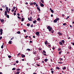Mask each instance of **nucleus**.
Wrapping results in <instances>:
<instances>
[{
    "instance_id": "obj_28",
    "label": "nucleus",
    "mask_w": 74,
    "mask_h": 74,
    "mask_svg": "<svg viewBox=\"0 0 74 74\" xmlns=\"http://www.w3.org/2000/svg\"><path fill=\"white\" fill-rule=\"evenodd\" d=\"M56 69H58V70H60V69L59 68V67L58 66L56 67Z\"/></svg>"
},
{
    "instance_id": "obj_40",
    "label": "nucleus",
    "mask_w": 74,
    "mask_h": 74,
    "mask_svg": "<svg viewBox=\"0 0 74 74\" xmlns=\"http://www.w3.org/2000/svg\"><path fill=\"white\" fill-rule=\"evenodd\" d=\"M23 31H24V32H25V33L26 32V30L25 29L23 30Z\"/></svg>"
},
{
    "instance_id": "obj_29",
    "label": "nucleus",
    "mask_w": 74,
    "mask_h": 74,
    "mask_svg": "<svg viewBox=\"0 0 74 74\" xmlns=\"http://www.w3.org/2000/svg\"><path fill=\"white\" fill-rule=\"evenodd\" d=\"M0 32H3V29H0Z\"/></svg>"
},
{
    "instance_id": "obj_26",
    "label": "nucleus",
    "mask_w": 74,
    "mask_h": 74,
    "mask_svg": "<svg viewBox=\"0 0 74 74\" xmlns=\"http://www.w3.org/2000/svg\"><path fill=\"white\" fill-rule=\"evenodd\" d=\"M4 47V45H3L1 46V48H3Z\"/></svg>"
},
{
    "instance_id": "obj_32",
    "label": "nucleus",
    "mask_w": 74,
    "mask_h": 74,
    "mask_svg": "<svg viewBox=\"0 0 74 74\" xmlns=\"http://www.w3.org/2000/svg\"><path fill=\"white\" fill-rule=\"evenodd\" d=\"M17 34H20V32L19 31H18L17 32Z\"/></svg>"
},
{
    "instance_id": "obj_53",
    "label": "nucleus",
    "mask_w": 74,
    "mask_h": 74,
    "mask_svg": "<svg viewBox=\"0 0 74 74\" xmlns=\"http://www.w3.org/2000/svg\"><path fill=\"white\" fill-rule=\"evenodd\" d=\"M53 72H54L53 71H51V73H53Z\"/></svg>"
},
{
    "instance_id": "obj_38",
    "label": "nucleus",
    "mask_w": 74,
    "mask_h": 74,
    "mask_svg": "<svg viewBox=\"0 0 74 74\" xmlns=\"http://www.w3.org/2000/svg\"><path fill=\"white\" fill-rule=\"evenodd\" d=\"M37 21H40V18H38L37 19Z\"/></svg>"
},
{
    "instance_id": "obj_37",
    "label": "nucleus",
    "mask_w": 74,
    "mask_h": 74,
    "mask_svg": "<svg viewBox=\"0 0 74 74\" xmlns=\"http://www.w3.org/2000/svg\"><path fill=\"white\" fill-rule=\"evenodd\" d=\"M40 1L42 2V3H44V0H40Z\"/></svg>"
},
{
    "instance_id": "obj_41",
    "label": "nucleus",
    "mask_w": 74,
    "mask_h": 74,
    "mask_svg": "<svg viewBox=\"0 0 74 74\" xmlns=\"http://www.w3.org/2000/svg\"><path fill=\"white\" fill-rule=\"evenodd\" d=\"M60 50H61V49L59 48L58 49V51H60Z\"/></svg>"
},
{
    "instance_id": "obj_19",
    "label": "nucleus",
    "mask_w": 74,
    "mask_h": 74,
    "mask_svg": "<svg viewBox=\"0 0 74 74\" xmlns=\"http://www.w3.org/2000/svg\"><path fill=\"white\" fill-rule=\"evenodd\" d=\"M50 26H48L47 27V29H50Z\"/></svg>"
},
{
    "instance_id": "obj_39",
    "label": "nucleus",
    "mask_w": 74,
    "mask_h": 74,
    "mask_svg": "<svg viewBox=\"0 0 74 74\" xmlns=\"http://www.w3.org/2000/svg\"><path fill=\"white\" fill-rule=\"evenodd\" d=\"M12 70H15V68H14L12 69Z\"/></svg>"
},
{
    "instance_id": "obj_34",
    "label": "nucleus",
    "mask_w": 74,
    "mask_h": 74,
    "mask_svg": "<svg viewBox=\"0 0 74 74\" xmlns=\"http://www.w3.org/2000/svg\"><path fill=\"white\" fill-rule=\"evenodd\" d=\"M8 57L9 58H11V56H8Z\"/></svg>"
},
{
    "instance_id": "obj_11",
    "label": "nucleus",
    "mask_w": 74,
    "mask_h": 74,
    "mask_svg": "<svg viewBox=\"0 0 74 74\" xmlns=\"http://www.w3.org/2000/svg\"><path fill=\"white\" fill-rule=\"evenodd\" d=\"M37 10H38V11H40V8L37 7Z\"/></svg>"
},
{
    "instance_id": "obj_49",
    "label": "nucleus",
    "mask_w": 74,
    "mask_h": 74,
    "mask_svg": "<svg viewBox=\"0 0 74 74\" xmlns=\"http://www.w3.org/2000/svg\"><path fill=\"white\" fill-rule=\"evenodd\" d=\"M36 2L34 3L33 4H34V5H36Z\"/></svg>"
},
{
    "instance_id": "obj_47",
    "label": "nucleus",
    "mask_w": 74,
    "mask_h": 74,
    "mask_svg": "<svg viewBox=\"0 0 74 74\" xmlns=\"http://www.w3.org/2000/svg\"><path fill=\"white\" fill-rule=\"evenodd\" d=\"M16 63H19V61H16Z\"/></svg>"
},
{
    "instance_id": "obj_56",
    "label": "nucleus",
    "mask_w": 74,
    "mask_h": 74,
    "mask_svg": "<svg viewBox=\"0 0 74 74\" xmlns=\"http://www.w3.org/2000/svg\"><path fill=\"white\" fill-rule=\"evenodd\" d=\"M27 37H28V36H26L25 37V38H27Z\"/></svg>"
},
{
    "instance_id": "obj_6",
    "label": "nucleus",
    "mask_w": 74,
    "mask_h": 74,
    "mask_svg": "<svg viewBox=\"0 0 74 74\" xmlns=\"http://www.w3.org/2000/svg\"><path fill=\"white\" fill-rule=\"evenodd\" d=\"M21 57H22V58H25V55H23V54H21Z\"/></svg>"
},
{
    "instance_id": "obj_58",
    "label": "nucleus",
    "mask_w": 74,
    "mask_h": 74,
    "mask_svg": "<svg viewBox=\"0 0 74 74\" xmlns=\"http://www.w3.org/2000/svg\"><path fill=\"white\" fill-rule=\"evenodd\" d=\"M2 7L3 8H4V5H3L2 6Z\"/></svg>"
},
{
    "instance_id": "obj_5",
    "label": "nucleus",
    "mask_w": 74,
    "mask_h": 74,
    "mask_svg": "<svg viewBox=\"0 0 74 74\" xmlns=\"http://www.w3.org/2000/svg\"><path fill=\"white\" fill-rule=\"evenodd\" d=\"M8 44H12V41L11 40L9 41L8 42Z\"/></svg>"
},
{
    "instance_id": "obj_57",
    "label": "nucleus",
    "mask_w": 74,
    "mask_h": 74,
    "mask_svg": "<svg viewBox=\"0 0 74 74\" xmlns=\"http://www.w3.org/2000/svg\"><path fill=\"white\" fill-rule=\"evenodd\" d=\"M1 38H2V36L0 37V40L1 39Z\"/></svg>"
},
{
    "instance_id": "obj_23",
    "label": "nucleus",
    "mask_w": 74,
    "mask_h": 74,
    "mask_svg": "<svg viewBox=\"0 0 74 74\" xmlns=\"http://www.w3.org/2000/svg\"><path fill=\"white\" fill-rule=\"evenodd\" d=\"M62 43H63V44H64V40H63L62 41Z\"/></svg>"
},
{
    "instance_id": "obj_17",
    "label": "nucleus",
    "mask_w": 74,
    "mask_h": 74,
    "mask_svg": "<svg viewBox=\"0 0 74 74\" xmlns=\"http://www.w3.org/2000/svg\"><path fill=\"white\" fill-rule=\"evenodd\" d=\"M33 23H36V20H35V21H33Z\"/></svg>"
},
{
    "instance_id": "obj_48",
    "label": "nucleus",
    "mask_w": 74,
    "mask_h": 74,
    "mask_svg": "<svg viewBox=\"0 0 74 74\" xmlns=\"http://www.w3.org/2000/svg\"><path fill=\"white\" fill-rule=\"evenodd\" d=\"M60 61H61V60H63V59L62 58H60Z\"/></svg>"
},
{
    "instance_id": "obj_9",
    "label": "nucleus",
    "mask_w": 74,
    "mask_h": 74,
    "mask_svg": "<svg viewBox=\"0 0 74 74\" xmlns=\"http://www.w3.org/2000/svg\"><path fill=\"white\" fill-rule=\"evenodd\" d=\"M45 45H47L48 44V41H46L45 42Z\"/></svg>"
},
{
    "instance_id": "obj_16",
    "label": "nucleus",
    "mask_w": 74,
    "mask_h": 74,
    "mask_svg": "<svg viewBox=\"0 0 74 74\" xmlns=\"http://www.w3.org/2000/svg\"><path fill=\"white\" fill-rule=\"evenodd\" d=\"M27 26H30V23H28L27 24Z\"/></svg>"
},
{
    "instance_id": "obj_4",
    "label": "nucleus",
    "mask_w": 74,
    "mask_h": 74,
    "mask_svg": "<svg viewBox=\"0 0 74 74\" xmlns=\"http://www.w3.org/2000/svg\"><path fill=\"white\" fill-rule=\"evenodd\" d=\"M40 5L41 7H44V5L42 3H40Z\"/></svg>"
},
{
    "instance_id": "obj_42",
    "label": "nucleus",
    "mask_w": 74,
    "mask_h": 74,
    "mask_svg": "<svg viewBox=\"0 0 74 74\" xmlns=\"http://www.w3.org/2000/svg\"><path fill=\"white\" fill-rule=\"evenodd\" d=\"M43 55H44V56H47V55H46V54H44L43 53Z\"/></svg>"
},
{
    "instance_id": "obj_3",
    "label": "nucleus",
    "mask_w": 74,
    "mask_h": 74,
    "mask_svg": "<svg viewBox=\"0 0 74 74\" xmlns=\"http://www.w3.org/2000/svg\"><path fill=\"white\" fill-rule=\"evenodd\" d=\"M7 15V11H5V15L6 16Z\"/></svg>"
},
{
    "instance_id": "obj_50",
    "label": "nucleus",
    "mask_w": 74,
    "mask_h": 74,
    "mask_svg": "<svg viewBox=\"0 0 74 74\" xmlns=\"http://www.w3.org/2000/svg\"><path fill=\"white\" fill-rule=\"evenodd\" d=\"M66 23H64L63 24V25L64 26H65V25H66Z\"/></svg>"
},
{
    "instance_id": "obj_35",
    "label": "nucleus",
    "mask_w": 74,
    "mask_h": 74,
    "mask_svg": "<svg viewBox=\"0 0 74 74\" xmlns=\"http://www.w3.org/2000/svg\"><path fill=\"white\" fill-rule=\"evenodd\" d=\"M70 18V17L69 16H68L67 18H66V19H68V18Z\"/></svg>"
},
{
    "instance_id": "obj_54",
    "label": "nucleus",
    "mask_w": 74,
    "mask_h": 74,
    "mask_svg": "<svg viewBox=\"0 0 74 74\" xmlns=\"http://www.w3.org/2000/svg\"><path fill=\"white\" fill-rule=\"evenodd\" d=\"M53 32H54V31L53 30H51V33H53Z\"/></svg>"
},
{
    "instance_id": "obj_27",
    "label": "nucleus",
    "mask_w": 74,
    "mask_h": 74,
    "mask_svg": "<svg viewBox=\"0 0 74 74\" xmlns=\"http://www.w3.org/2000/svg\"><path fill=\"white\" fill-rule=\"evenodd\" d=\"M31 27H33V24H32L30 26Z\"/></svg>"
},
{
    "instance_id": "obj_25",
    "label": "nucleus",
    "mask_w": 74,
    "mask_h": 74,
    "mask_svg": "<svg viewBox=\"0 0 74 74\" xmlns=\"http://www.w3.org/2000/svg\"><path fill=\"white\" fill-rule=\"evenodd\" d=\"M6 17H7V18H9V15L7 14L6 15Z\"/></svg>"
},
{
    "instance_id": "obj_62",
    "label": "nucleus",
    "mask_w": 74,
    "mask_h": 74,
    "mask_svg": "<svg viewBox=\"0 0 74 74\" xmlns=\"http://www.w3.org/2000/svg\"><path fill=\"white\" fill-rule=\"evenodd\" d=\"M59 35H62V33H59Z\"/></svg>"
},
{
    "instance_id": "obj_14",
    "label": "nucleus",
    "mask_w": 74,
    "mask_h": 74,
    "mask_svg": "<svg viewBox=\"0 0 74 74\" xmlns=\"http://www.w3.org/2000/svg\"><path fill=\"white\" fill-rule=\"evenodd\" d=\"M28 20L29 21H32V20L30 18H28Z\"/></svg>"
},
{
    "instance_id": "obj_55",
    "label": "nucleus",
    "mask_w": 74,
    "mask_h": 74,
    "mask_svg": "<svg viewBox=\"0 0 74 74\" xmlns=\"http://www.w3.org/2000/svg\"><path fill=\"white\" fill-rule=\"evenodd\" d=\"M20 54H21L20 53H19L18 55H17V56H19V55H20Z\"/></svg>"
},
{
    "instance_id": "obj_10",
    "label": "nucleus",
    "mask_w": 74,
    "mask_h": 74,
    "mask_svg": "<svg viewBox=\"0 0 74 74\" xmlns=\"http://www.w3.org/2000/svg\"><path fill=\"white\" fill-rule=\"evenodd\" d=\"M5 9H6V11H8V7H6Z\"/></svg>"
},
{
    "instance_id": "obj_30",
    "label": "nucleus",
    "mask_w": 74,
    "mask_h": 74,
    "mask_svg": "<svg viewBox=\"0 0 74 74\" xmlns=\"http://www.w3.org/2000/svg\"><path fill=\"white\" fill-rule=\"evenodd\" d=\"M58 63H59V64H62V63H63V62H58Z\"/></svg>"
},
{
    "instance_id": "obj_13",
    "label": "nucleus",
    "mask_w": 74,
    "mask_h": 74,
    "mask_svg": "<svg viewBox=\"0 0 74 74\" xmlns=\"http://www.w3.org/2000/svg\"><path fill=\"white\" fill-rule=\"evenodd\" d=\"M24 19H25L24 18H21V21H22V22H23L24 21Z\"/></svg>"
},
{
    "instance_id": "obj_20",
    "label": "nucleus",
    "mask_w": 74,
    "mask_h": 74,
    "mask_svg": "<svg viewBox=\"0 0 74 74\" xmlns=\"http://www.w3.org/2000/svg\"><path fill=\"white\" fill-rule=\"evenodd\" d=\"M17 17H18V19H19L20 20H21V18L19 16H18Z\"/></svg>"
},
{
    "instance_id": "obj_31",
    "label": "nucleus",
    "mask_w": 74,
    "mask_h": 74,
    "mask_svg": "<svg viewBox=\"0 0 74 74\" xmlns=\"http://www.w3.org/2000/svg\"><path fill=\"white\" fill-rule=\"evenodd\" d=\"M62 51H60L59 53V54H61V53H62Z\"/></svg>"
},
{
    "instance_id": "obj_15",
    "label": "nucleus",
    "mask_w": 74,
    "mask_h": 74,
    "mask_svg": "<svg viewBox=\"0 0 74 74\" xmlns=\"http://www.w3.org/2000/svg\"><path fill=\"white\" fill-rule=\"evenodd\" d=\"M19 73H20V71H17L16 74H19Z\"/></svg>"
},
{
    "instance_id": "obj_33",
    "label": "nucleus",
    "mask_w": 74,
    "mask_h": 74,
    "mask_svg": "<svg viewBox=\"0 0 74 74\" xmlns=\"http://www.w3.org/2000/svg\"><path fill=\"white\" fill-rule=\"evenodd\" d=\"M30 5H33V3L31 2L30 4Z\"/></svg>"
},
{
    "instance_id": "obj_45",
    "label": "nucleus",
    "mask_w": 74,
    "mask_h": 74,
    "mask_svg": "<svg viewBox=\"0 0 74 74\" xmlns=\"http://www.w3.org/2000/svg\"><path fill=\"white\" fill-rule=\"evenodd\" d=\"M11 11L12 12H14V9H12Z\"/></svg>"
},
{
    "instance_id": "obj_21",
    "label": "nucleus",
    "mask_w": 74,
    "mask_h": 74,
    "mask_svg": "<svg viewBox=\"0 0 74 74\" xmlns=\"http://www.w3.org/2000/svg\"><path fill=\"white\" fill-rule=\"evenodd\" d=\"M26 51H31V50L29 49H27Z\"/></svg>"
},
{
    "instance_id": "obj_61",
    "label": "nucleus",
    "mask_w": 74,
    "mask_h": 74,
    "mask_svg": "<svg viewBox=\"0 0 74 74\" xmlns=\"http://www.w3.org/2000/svg\"><path fill=\"white\" fill-rule=\"evenodd\" d=\"M14 15H16V13H14Z\"/></svg>"
},
{
    "instance_id": "obj_18",
    "label": "nucleus",
    "mask_w": 74,
    "mask_h": 74,
    "mask_svg": "<svg viewBox=\"0 0 74 74\" xmlns=\"http://www.w3.org/2000/svg\"><path fill=\"white\" fill-rule=\"evenodd\" d=\"M1 22L3 23V22H4V20H3V19H1Z\"/></svg>"
},
{
    "instance_id": "obj_60",
    "label": "nucleus",
    "mask_w": 74,
    "mask_h": 74,
    "mask_svg": "<svg viewBox=\"0 0 74 74\" xmlns=\"http://www.w3.org/2000/svg\"><path fill=\"white\" fill-rule=\"evenodd\" d=\"M36 7H38V5H37V4L36 5Z\"/></svg>"
},
{
    "instance_id": "obj_7",
    "label": "nucleus",
    "mask_w": 74,
    "mask_h": 74,
    "mask_svg": "<svg viewBox=\"0 0 74 74\" xmlns=\"http://www.w3.org/2000/svg\"><path fill=\"white\" fill-rule=\"evenodd\" d=\"M52 27H50V28L49 29V32L51 31V30H52Z\"/></svg>"
},
{
    "instance_id": "obj_12",
    "label": "nucleus",
    "mask_w": 74,
    "mask_h": 74,
    "mask_svg": "<svg viewBox=\"0 0 74 74\" xmlns=\"http://www.w3.org/2000/svg\"><path fill=\"white\" fill-rule=\"evenodd\" d=\"M66 68L65 66H64L63 68H62V70H66Z\"/></svg>"
},
{
    "instance_id": "obj_2",
    "label": "nucleus",
    "mask_w": 74,
    "mask_h": 74,
    "mask_svg": "<svg viewBox=\"0 0 74 74\" xmlns=\"http://www.w3.org/2000/svg\"><path fill=\"white\" fill-rule=\"evenodd\" d=\"M39 32H36V34L37 36H39Z\"/></svg>"
},
{
    "instance_id": "obj_59",
    "label": "nucleus",
    "mask_w": 74,
    "mask_h": 74,
    "mask_svg": "<svg viewBox=\"0 0 74 74\" xmlns=\"http://www.w3.org/2000/svg\"><path fill=\"white\" fill-rule=\"evenodd\" d=\"M15 7L14 6L13 8L14 9V10H15Z\"/></svg>"
},
{
    "instance_id": "obj_36",
    "label": "nucleus",
    "mask_w": 74,
    "mask_h": 74,
    "mask_svg": "<svg viewBox=\"0 0 74 74\" xmlns=\"http://www.w3.org/2000/svg\"><path fill=\"white\" fill-rule=\"evenodd\" d=\"M37 59H36V60H38V59L39 60V59H40V57H37Z\"/></svg>"
},
{
    "instance_id": "obj_43",
    "label": "nucleus",
    "mask_w": 74,
    "mask_h": 74,
    "mask_svg": "<svg viewBox=\"0 0 74 74\" xmlns=\"http://www.w3.org/2000/svg\"><path fill=\"white\" fill-rule=\"evenodd\" d=\"M14 38V37H13L11 39V40H13Z\"/></svg>"
},
{
    "instance_id": "obj_1",
    "label": "nucleus",
    "mask_w": 74,
    "mask_h": 74,
    "mask_svg": "<svg viewBox=\"0 0 74 74\" xmlns=\"http://www.w3.org/2000/svg\"><path fill=\"white\" fill-rule=\"evenodd\" d=\"M59 18H57L56 19L53 21V22H54V23H56V22H57V21H59Z\"/></svg>"
},
{
    "instance_id": "obj_51",
    "label": "nucleus",
    "mask_w": 74,
    "mask_h": 74,
    "mask_svg": "<svg viewBox=\"0 0 74 74\" xmlns=\"http://www.w3.org/2000/svg\"><path fill=\"white\" fill-rule=\"evenodd\" d=\"M17 71H20V69H17Z\"/></svg>"
},
{
    "instance_id": "obj_44",
    "label": "nucleus",
    "mask_w": 74,
    "mask_h": 74,
    "mask_svg": "<svg viewBox=\"0 0 74 74\" xmlns=\"http://www.w3.org/2000/svg\"><path fill=\"white\" fill-rule=\"evenodd\" d=\"M3 34V32H0V34L2 35Z\"/></svg>"
},
{
    "instance_id": "obj_46",
    "label": "nucleus",
    "mask_w": 74,
    "mask_h": 74,
    "mask_svg": "<svg viewBox=\"0 0 74 74\" xmlns=\"http://www.w3.org/2000/svg\"><path fill=\"white\" fill-rule=\"evenodd\" d=\"M43 53H46V52H45V51H43Z\"/></svg>"
},
{
    "instance_id": "obj_22",
    "label": "nucleus",
    "mask_w": 74,
    "mask_h": 74,
    "mask_svg": "<svg viewBox=\"0 0 74 74\" xmlns=\"http://www.w3.org/2000/svg\"><path fill=\"white\" fill-rule=\"evenodd\" d=\"M45 61V62H47V61L48 60V59H45L44 60Z\"/></svg>"
},
{
    "instance_id": "obj_24",
    "label": "nucleus",
    "mask_w": 74,
    "mask_h": 74,
    "mask_svg": "<svg viewBox=\"0 0 74 74\" xmlns=\"http://www.w3.org/2000/svg\"><path fill=\"white\" fill-rule=\"evenodd\" d=\"M51 12L52 13H53V12H54V11H53V10H52L51 11Z\"/></svg>"
},
{
    "instance_id": "obj_64",
    "label": "nucleus",
    "mask_w": 74,
    "mask_h": 74,
    "mask_svg": "<svg viewBox=\"0 0 74 74\" xmlns=\"http://www.w3.org/2000/svg\"><path fill=\"white\" fill-rule=\"evenodd\" d=\"M72 44L73 45H74V42L72 43Z\"/></svg>"
},
{
    "instance_id": "obj_8",
    "label": "nucleus",
    "mask_w": 74,
    "mask_h": 74,
    "mask_svg": "<svg viewBox=\"0 0 74 74\" xmlns=\"http://www.w3.org/2000/svg\"><path fill=\"white\" fill-rule=\"evenodd\" d=\"M59 44L60 45H63V43H62V42H59Z\"/></svg>"
},
{
    "instance_id": "obj_63",
    "label": "nucleus",
    "mask_w": 74,
    "mask_h": 74,
    "mask_svg": "<svg viewBox=\"0 0 74 74\" xmlns=\"http://www.w3.org/2000/svg\"><path fill=\"white\" fill-rule=\"evenodd\" d=\"M62 16H64V14H62Z\"/></svg>"
},
{
    "instance_id": "obj_52",
    "label": "nucleus",
    "mask_w": 74,
    "mask_h": 74,
    "mask_svg": "<svg viewBox=\"0 0 74 74\" xmlns=\"http://www.w3.org/2000/svg\"><path fill=\"white\" fill-rule=\"evenodd\" d=\"M17 15H18V16H20V14L19 13H17Z\"/></svg>"
}]
</instances>
